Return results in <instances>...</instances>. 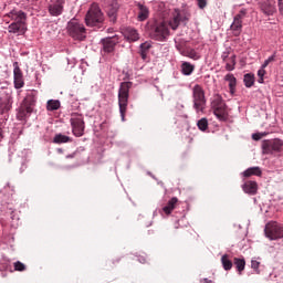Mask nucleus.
Wrapping results in <instances>:
<instances>
[{
	"label": "nucleus",
	"mask_w": 283,
	"mask_h": 283,
	"mask_svg": "<svg viewBox=\"0 0 283 283\" xmlns=\"http://www.w3.org/2000/svg\"><path fill=\"white\" fill-rule=\"evenodd\" d=\"M247 17V9L241 10L235 17L231 24V30L234 34H240L242 32V20Z\"/></svg>",
	"instance_id": "15"
},
{
	"label": "nucleus",
	"mask_w": 283,
	"mask_h": 283,
	"mask_svg": "<svg viewBox=\"0 0 283 283\" xmlns=\"http://www.w3.org/2000/svg\"><path fill=\"white\" fill-rule=\"evenodd\" d=\"M251 269L255 271V273L260 274V262L252 260L251 261Z\"/></svg>",
	"instance_id": "39"
},
{
	"label": "nucleus",
	"mask_w": 283,
	"mask_h": 283,
	"mask_svg": "<svg viewBox=\"0 0 283 283\" xmlns=\"http://www.w3.org/2000/svg\"><path fill=\"white\" fill-rule=\"evenodd\" d=\"M71 127L74 136H76L77 138H81V136L85 134V122L83 120V115L72 114Z\"/></svg>",
	"instance_id": "9"
},
{
	"label": "nucleus",
	"mask_w": 283,
	"mask_h": 283,
	"mask_svg": "<svg viewBox=\"0 0 283 283\" xmlns=\"http://www.w3.org/2000/svg\"><path fill=\"white\" fill-rule=\"evenodd\" d=\"M276 53L274 52L268 60L264 61V63L262 64L263 67H269L270 63H274L275 59H276Z\"/></svg>",
	"instance_id": "37"
},
{
	"label": "nucleus",
	"mask_w": 283,
	"mask_h": 283,
	"mask_svg": "<svg viewBox=\"0 0 283 283\" xmlns=\"http://www.w3.org/2000/svg\"><path fill=\"white\" fill-rule=\"evenodd\" d=\"M251 176H262V169L260 167H250L243 171L244 178H251Z\"/></svg>",
	"instance_id": "23"
},
{
	"label": "nucleus",
	"mask_w": 283,
	"mask_h": 283,
	"mask_svg": "<svg viewBox=\"0 0 283 283\" xmlns=\"http://www.w3.org/2000/svg\"><path fill=\"white\" fill-rule=\"evenodd\" d=\"M4 19H11V21H13L8 28V32H10V34H25L28 30L25 27L28 14H25V12L22 10L13 9L4 15Z\"/></svg>",
	"instance_id": "1"
},
{
	"label": "nucleus",
	"mask_w": 283,
	"mask_h": 283,
	"mask_svg": "<svg viewBox=\"0 0 283 283\" xmlns=\"http://www.w3.org/2000/svg\"><path fill=\"white\" fill-rule=\"evenodd\" d=\"M229 52H223L221 55V59L223 61V63H226L228 60H230L231 57L229 56Z\"/></svg>",
	"instance_id": "43"
},
{
	"label": "nucleus",
	"mask_w": 283,
	"mask_h": 283,
	"mask_svg": "<svg viewBox=\"0 0 283 283\" xmlns=\"http://www.w3.org/2000/svg\"><path fill=\"white\" fill-rule=\"evenodd\" d=\"M182 56H188V59H192L193 61H198V59H200V55L193 49H186V51L182 52Z\"/></svg>",
	"instance_id": "31"
},
{
	"label": "nucleus",
	"mask_w": 283,
	"mask_h": 283,
	"mask_svg": "<svg viewBox=\"0 0 283 283\" xmlns=\"http://www.w3.org/2000/svg\"><path fill=\"white\" fill-rule=\"evenodd\" d=\"M261 10L268 17H273V14L277 12V9L275 8V0H264L261 3Z\"/></svg>",
	"instance_id": "17"
},
{
	"label": "nucleus",
	"mask_w": 283,
	"mask_h": 283,
	"mask_svg": "<svg viewBox=\"0 0 283 283\" xmlns=\"http://www.w3.org/2000/svg\"><path fill=\"white\" fill-rule=\"evenodd\" d=\"M65 8V0H50L48 11L51 17H61Z\"/></svg>",
	"instance_id": "12"
},
{
	"label": "nucleus",
	"mask_w": 283,
	"mask_h": 283,
	"mask_svg": "<svg viewBox=\"0 0 283 283\" xmlns=\"http://www.w3.org/2000/svg\"><path fill=\"white\" fill-rule=\"evenodd\" d=\"M66 158H74V156H72V155H69V156H66Z\"/></svg>",
	"instance_id": "48"
},
{
	"label": "nucleus",
	"mask_w": 283,
	"mask_h": 283,
	"mask_svg": "<svg viewBox=\"0 0 283 283\" xmlns=\"http://www.w3.org/2000/svg\"><path fill=\"white\" fill-rule=\"evenodd\" d=\"M138 21H147L149 19V8L138 3Z\"/></svg>",
	"instance_id": "22"
},
{
	"label": "nucleus",
	"mask_w": 283,
	"mask_h": 283,
	"mask_svg": "<svg viewBox=\"0 0 283 283\" xmlns=\"http://www.w3.org/2000/svg\"><path fill=\"white\" fill-rule=\"evenodd\" d=\"M226 70L227 72H233V70H235V54H232L226 62Z\"/></svg>",
	"instance_id": "34"
},
{
	"label": "nucleus",
	"mask_w": 283,
	"mask_h": 283,
	"mask_svg": "<svg viewBox=\"0 0 283 283\" xmlns=\"http://www.w3.org/2000/svg\"><path fill=\"white\" fill-rule=\"evenodd\" d=\"M53 143H55V145H63L65 143H72V139L67 135L56 134L53 138Z\"/></svg>",
	"instance_id": "27"
},
{
	"label": "nucleus",
	"mask_w": 283,
	"mask_h": 283,
	"mask_svg": "<svg viewBox=\"0 0 283 283\" xmlns=\"http://www.w3.org/2000/svg\"><path fill=\"white\" fill-rule=\"evenodd\" d=\"M151 50V42H144L140 44V52H149Z\"/></svg>",
	"instance_id": "38"
},
{
	"label": "nucleus",
	"mask_w": 283,
	"mask_h": 283,
	"mask_svg": "<svg viewBox=\"0 0 283 283\" xmlns=\"http://www.w3.org/2000/svg\"><path fill=\"white\" fill-rule=\"evenodd\" d=\"M36 107V91H29L18 108V120H28Z\"/></svg>",
	"instance_id": "3"
},
{
	"label": "nucleus",
	"mask_w": 283,
	"mask_h": 283,
	"mask_svg": "<svg viewBox=\"0 0 283 283\" xmlns=\"http://www.w3.org/2000/svg\"><path fill=\"white\" fill-rule=\"evenodd\" d=\"M139 54H140L142 59H143V61L147 60V52L140 51Z\"/></svg>",
	"instance_id": "45"
},
{
	"label": "nucleus",
	"mask_w": 283,
	"mask_h": 283,
	"mask_svg": "<svg viewBox=\"0 0 283 283\" xmlns=\"http://www.w3.org/2000/svg\"><path fill=\"white\" fill-rule=\"evenodd\" d=\"M203 283H213V281L209 280V279H203L202 280Z\"/></svg>",
	"instance_id": "47"
},
{
	"label": "nucleus",
	"mask_w": 283,
	"mask_h": 283,
	"mask_svg": "<svg viewBox=\"0 0 283 283\" xmlns=\"http://www.w3.org/2000/svg\"><path fill=\"white\" fill-rule=\"evenodd\" d=\"M181 18H182V21H189V15H187V14H184V15L181 14Z\"/></svg>",
	"instance_id": "46"
},
{
	"label": "nucleus",
	"mask_w": 283,
	"mask_h": 283,
	"mask_svg": "<svg viewBox=\"0 0 283 283\" xmlns=\"http://www.w3.org/2000/svg\"><path fill=\"white\" fill-rule=\"evenodd\" d=\"M11 108L12 102L10 101V98H0V109L2 114L6 112H10Z\"/></svg>",
	"instance_id": "29"
},
{
	"label": "nucleus",
	"mask_w": 283,
	"mask_h": 283,
	"mask_svg": "<svg viewBox=\"0 0 283 283\" xmlns=\"http://www.w3.org/2000/svg\"><path fill=\"white\" fill-rule=\"evenodd\" d=\"M118 42V35L102 39L103 52H105V54H112V52L116 50Z\"/></svg>",
	"instance_id": "13"
},
{
	"label": "nucleus",
	"mask_w": 283,
	"mask_h": 283,
	"mask_svg": "<svg viewBox=\"0 0 283 283\" xmlns=\"http://www.w3.org/2000/svg\"><path fill=\"white\" fill-rule=\"evenodd\" d=\"M243 82L245 87H253V85L255 84V76L251 73H248L244 75Z\"/></svg>",
	"instance_id": "32"
},
{
	"label": "nucleus",
	"mask_w": 283,
	"mask_h": 283,
	"mask_svg": "<svg viewBox=\"0 0 283 283\" xmlns=\"http://www.w3.org/2000/svg\"><path fill=\"white\" fill-rule=\"evenodd\" d=\"M263 136H266V134L255 133L252 135V138H253V140H262Z\"/></svg>",
	"instance_id": "40"
},
{
	"label": "nucleus",
	"mask_w": 283,
	"mask_h": 283,
	"mask_svg": "<svg viewBox=\"0 0 283 283\" xmlns=\"http://www.w3.org/2000/svg\"><path fill=\"white\" fill-rule=\"evenodd\" d=\"M134 85L132 82H122L118 90V107L123 122L127 114V106L129 105V90Z\"/></svg>",
	"instance_id": "4"
},
{
	"label": "nucleus",
	"mask_w": 283,
	"mask_h": 283,
	"mask_svg": "<svg viewBox=\"0 0 283 283\" xmlns=\"http://www.w3.org/2000/svg\"><path fill=\"white\" fill-rule=\"evenodd\" d=\"M224 81L229 83L230 94H235V87L238 86V80L235 78V76L231 73H228L224 76Z\"/></svg>",
	"instance_id": "20"
},
{
	"label": "nucleus",
	"mask_w": 283,
	"mask_h": 283,
	"mask_svg": "<svg viewBox=\"0 0 283 283\" xmlns=\"http://www.w3.org/2000/svg\"><path fill=\"white\" fill-rule=\"evenodd\" d=\"M176 205H178V198L174 197L168 201L167 206L163 208V211L166 213V216H169L171 211L176 209Z\"/></svg>",
	"instance_id": "24"
},
{
	"label": "nucleus",
	"mask_w": 283,
	"mask_h": 283,
	"mask_svg": "<svg viewBox=\"0 0 283 283\" xmlns=\"http://www.w3.org/2000/svg\"><path fill=\"white\" fill-rule=\"evenodd\" d=\"M265 237L269 240H282L283 238V224L277 221H270L265 224Z\"/></svg>",
	"instance_id": "8"
},
{
	"label": "nucleus",
	"mask_w": 283,
	"mask_h": 283,
	"mask_svg": "<svg viewBox=\"0 0 283 283\" xmlns=\"http://www.w3.org/2000/svg\"><path fill=\"white\" fill-rule=\"evenodd\" d=\"M283 142L280 138L265 139L262 142L263 154H273V151H281Z\"/></svg>",
	"instance_id": "11"
},
{
	"label": "nucleus",
	"mask_w": 283,
	"mask_h": 283,
	"mask_svg": "<svg viewBox=\"0 0 283 283\" xmlns=\"http://www.w3.org/2000/svg\"><path fill=\"white\" fill-rule=\"evenodd\" d=\"M14 271H25V264H23L21 261H17L13 263Z\"/></svg>",
	"instance_id": "36"
},
{
	"label": "nucleus",
	"mask_w": 283,
	"mask_h": 283,
	"mask_svg": "<svg viewBox=\"0 0 283 283\" xmlns=\"http://www.w3.org/2000/svg\"><path fill=\"white\" fill-rule=\"evenodd\" d=\"M195 66L189 62H184L181 64V72L185 76H190L193 73Z\"/></svg>",
	"instance_id": "30"
},
{
	"label": "nucleus",
	"mask_w": 283,
	"mask_h": 283,
	"mask_svg": "<svg viewBox=\"0 0 283 283\" xmlns=\"http://www.w3.org/2000/svg\"><path fill=\"white\" fill-rule=\"evenodd\" d=\"M265 69L266 67L261 66V69L258 71L259 83H264V74H266Z\"/></svg>",
	"instance_id": "35"
},
{
	"label": "nucleus",
	"mask_w": 283,
	"mask_h": 283,
	"mask_svg": "<svg viewBox=\"0 0 283 283\" xmlns=\"http://www.w3.org/2000/svg\"><path fill=\"white\" fill-rule=\"evenodd\" d=\"M277 8H279L280 14H282L283 17V0H277Z\"/></svg>",
	"instance_id": "42"
},
{
	"label": "nucleus",
	"mask_w": 283,
	"mask_h": 283,
	"mask_svg": "<svg viewBox=\"0 0 283 283\" xmlns=\"http://www.w3.org/2000/svg\"><path fill=\"white\" fill-rule=\"evenodd\" d=\"M221 264H222L224 271H231V269H233V261H231V255L223 254L221 256Z\"/></svg>",
	"instance_id": "26"
},
{
	"label": "nucleus",
	"mask_w": 283,
	"mask_h": 283,
	"mask_svg": "<svg viewBox=\"0 0 283 283\" xmlns=\"http://www.w3.org/2000/svg\"><path fill=\"white\" fill-rule=\"evenodd\" d=\"M61 108V102L59 99H49L46 102L48 112H56V109Z\"/></svg>",
	"instance_id": "28"
},
{
	"label": "nucleus",
	"mask_w": 283,
	"mask_h": 283,
	"mask_svg": "<svg viewBox=\"0 0 283 283\" xmlns=\"http://www.w3.org/2000/svg\"><path fill=\"white\" fill-rule=\"evenodd\" d=\"M233 264L239 273V275H242V271H244L245 266H247V261L244 260V258H234L233 259Z\"/></svg>",
	"instance_id": "25"
},
{
	"label": "nucleus",
	"mask_w": 283,
	"mask_h": 283,
	"mask_svg": "<svg viewBox=\"0 0 283 283\" xmlns=\"http://www.w3.org/2000/svg\"><path fill=\"white\" fill-rule=\"evenodd\" d=\"M176 48L178 50V52H180V54L182 55V52H185L187 49H185V46L182 44H176Z\"/></svg>",
	"instance_id": "44"
},
{
	"label": "nucleus",
	"mask_w": 283,
	"mask_h": 283,
	"mask_svg": "<svg viewBox=\"0 0 283 283\" xmlns=\"http://www.w3.org/2000/svg\"><path fill=\"white\" fill-rule=\"evenodd\" d=\"M167 36H169V25L167 22L156 24L155 30L151 33V39L155 41H166Z\"/></svg>",
	"instance_id": "10"
},
{
	"label": "nucleus",
	"mask_w": 283,
	"mask_h": 283,
	"mask_svg": "<svg viewBox=\"0 0 283 283\" xmlns=\"http://www.w3.org/2000/svg\"><path fill=\"white\" fill-rule=\"evenodd\" d=\"M13 83L15 90H21L25 85V81L23 80V71L19 67V62L13 63Z\"/></svg>",
	"instance_id": "14"
},
{
	"label": "nucleus",
	"mask_w": 283,
	"mask_h": 283,
	"mask_svg": "<svg viewBox=\"0 0 283 283\" xmlns=\"http://www.w3.org/2000/svg\"><path fill=\"white\" fill-rule=\"evenodd\" d=\"M124 36L125 39H127V41H138V39H140L138 31H136V29L133 28H127L124 32Z\"/></svg>",
	"instance_id": "21"
},
{
	"label": "nucleus",
	"mask_w": 283,
	"mask_h": 283,
	"mask_svg": "<svg viewBox=\"0 0 283 283\" xmlns=\"http://www.w3.org/2000/svg\"><path fill=\"white\" fill-rule=\"evenodd\" d=\"M182 21V13L179 9H175L172 12V19L169 21L171 30H178L180 22Z\"/></svg>",
	"instance_id": "18"
},
{
	"label": "nucleus",
	"mask_w": 283,
	"mask_h": 283,
	"mask_svg": "<svg viewBox=\"0 0 283 283\" xmlns=\"http://www.w3.org/2000/svg\"><path fill=\"white\" fill-rule=\"evenodd\" d=\"M211 109L219 120H227V104L222 96L214 95L211 102Z\"/></svg>",
	"instance_id": "7"
},
{
	"label": "nucleus",
	"mask_w": 283,
	"mask_h": 283,
	"mask_svg": "<svg viewBox=\"0 0 283 283\" xmlns=\"http://www.w3.org/2000/svg\"><path fill=\"white\" fill-rule=\"evenodd\" d=\"M197 1L201 10H205V8H207V0H197Z\"/></svg>",
	"instance_id": "41"
},
{
	"label": "nucleus",
	"mask_w": 283,
	"mask_h": 283,
	"mask_svg": "<svg viewBox=\"0 0 283 283\" xmlns=\"http://www.w3.org/2000/svg\"><path fill=\"white\" fill-rule=\"evenodd\" d=\"M193 108L197 114L205 112L207 107V97H205V88L200 84H196L192 88Z\"/></svg>",
	"instance_id": "6"
},
{
	"label": "nucleus",
	"mask_w": 283,
	"mask_h": 283,
	"mask_svg": "<svg viewBox=\"0 0 283 283\" xmlns=\"http://www.w3.org/2000/svg\"><path fill=\"white\" fill-rule=\"evenodd\" d=\"M197 127L200 132H207V129H209V119H207V117L199 119L197 122Z\"/></svg>",
	"instance_id": "33"
},
{
	"label": "nucleus",
	"mask_w": 283,
	"mask_h": 283,
	"mask_svg": "<svg viewBox=\"0 0 283 283\" xmlns=\"http://www.w3.org/2000/svg\"><path fill=\"white\" fill-rule=\"evenodd\" d=\"M118 10H120V4H118L116 1H113L106 11L111 23H116V21H118Z\"/></svg>",
	"instance_id": "16"
},
{
	"label": "nucleus",
	"mask_w": 283,
	"mask_h": 283,
	"mask_svg": "<svg viewBox=\"0 0 283 283\" xmlns=\"http://www.w3.org/2000/svg\"><path fill=\"white\" fill-rule=\"evenodd\" d=\"M66 32L74 41H85L87 36L85 25L76 19H71L67 22Z\"/></svg>",
	"instance_id": "5"
},
{
	"label": "nucleus",
	"mask_w": 283,
	"mask_h": 283,
	"mask_svg": "<svg viewBox=\"0 0 283 283\" xmlns=\"http://www.w3.org/2000/svg\"><path fill=\"white\" fill-rule=\"evenodd\" d=\"M242 190L244 191V193H249V196H255V193H258V182L245 181L242 186Z\"/></svg>",
	"instance_id": "19"
},
{
	"label": "nucleus",
	"mask_w": 283,
	"mask_h": 283,
	"mask_svg": "<svg viewBox=\"0 0 283 283\" xmlns=\"http://www.w3.org/2000/svg\"><path fill=\"white\" fill-rule=\"evenodd\" d=\"M85 23L87 28H94V30H101L103 24L105 23V13L101 10L98 3L93 2L86 14H85Z\"/></svg>",
	"instance_id": "2"
}]
</instances>
